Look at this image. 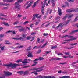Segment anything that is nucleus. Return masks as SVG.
I'll use <instances>...</instances> for the list:
<instances>
[{
  "mask_svg": "<svg viewBox=\"0 0 78 78\" xmlns=\"http://www.w3.org/2000/svg\"><path fill=\"white\" fill-rule=\"evenodd\" d=\"M23 1V0H18V2H16L15 3V9H17V11H20V5H19L18 3H20Z\"/></svg>",
  "mask_w": 78,
  "mask_h": 78,
  "instance_id": "f257e3e1",
  "label": "nucleus"
},
{
  "mask_svg": "<svg viewBox=\"0 0 78 78\" xmlns=\"http://www.w3.org/2000/svg\"><path fill=\"white\" fill-rule=\"evenodd\" d=\"M2 66H5L6 67H11L12 68H14L17 66H20V65H19L18 64H12V63H11L9 64L2 65Z\"/></svg>",
  "mask_w": 78,
  "mask_h": 78,
  "instance_id": "f03ea898",
  "label": "nucleus"
},
{
  "mask_svg": "<svg viewBox=\"0 0 78 78\" xmlns=\"http://www.w3.org/2000/svg\"><path fill=\"white\" fill-rule=\"evenodd\" d=\"M70 21V20H68L66 22H65L63 23L60 24L56 27V28L58 29V27H62V26H63V25H66L67 24H68V23H69Z\"/></svg>",
  "mask_w": 78,
  "mask_h": 78,
  "instance_id": "7ed1b4c3",
  "label": "nucleus"
},
{
  "mask_svg": "<svg viewBox=\"0 0 78 78\" xmlns=\"http://www.w3.org/2000/svg\"><path fill=\"white\" fill-rule=\"evenodd\" d=\"M29 2H27L26 3L25 5H24V6H27L26 7V9H27V8H28L30 7L31 6V5H32L33 3V1L31 2L29 4Z\"/></svg>",
  "mask_w": 78,
  "mask_h": 78,
  "instance_id": "20e7f679",
  "label": "nucleus"
},
{
  "mask_svg": "<svg viewBox=\"0 0 78 78\" xmlns=\"http://www.w3.org/2000/svg\"><path fill=\"white\" fill-rule=\"evenodd\" d=\"M67 37H68V38H70L71 37L73 38V36H70L69 35H63L62 37V38H66Z\"/></svg>",
  "mask_w": 78,
  "mask_h": 78,
  "instance_id": "39448f33",
  "label": "nucleus"
},
{
  "mask_svg": "<svg viewBox=\"0 0 78 78\" xmlns=\"http://www.w3.org/2000/svg\"><path fill=\"white\" fill-rule=\"evenodd\" d=\"M45 4H43L41 8V11L42 13V14H44V7H45Z\"/></svg>",
  "mask_w": 78,
  "mask_h": 78,
  "instance_id": "423d86ee",
  "label": "nucleus"
},
{
  "mask_svg": "<svg viewBox=\"0 0 78 78\" xmlns=\"http://www.w3.org/2000/svg\"><path fill=\"white\" fill-rule=\"evenodd\" d=\"M4 73L5 75H6V76H9V75H12V73L7 72L6 71H5Z\"/></svg>",
  "mask_w": 78,
  "mask_h": 78,
  "instance_id": "0eeeda50",
  "label": "nucleus"
},
{
  "mask_svg": "<svg viewBox=\"0 0 78 78\" xmlns=\"http://www.w3.org/2000/svg\"><path fill=\"white\" fill-rule=\"evenodd\" d=\"M61 58H51L49 59L50 61H53V60H58V61L61 60Z\"/></svg>",
  "mask_w": 78,
  "mask_h": 78,
  "instance_id": "6e6552de",
  "label": "nucleus"
},
{
  "mask_svg": "<svg viewBox=\"0 0 78 78\" xmlns=\"http://www.w3.org/2000/svg\"><path fill=\"white\" fill-rule=\"evenodd\" d=\"M32 52H29L28 53V55H27V56L29 57L30 58H32L33 57V55H32Z\"/></svg>",
  "mask_w": 78,
  "mask_h": 78,
  "instance_id": "1a4fd4ad",
  "label": "nucleus"
},
{
  "mask_svg": "<svg viewBox=\"0 0 78 78\" xmlns=\"http://www.w3.org/2000/svg\"><path fill=\"white\" fill-rule=\"evenodd\" d=\"M24 46L23 45H20L18 46L15 48L17 50H18V49H20V48H23Z\"/></svg>",
  "mask_w": 78,
  "mask_h": 78,
  "instance_id": "9d476101",
  "label": "nucleus"
},
{
  "mask_svg": "<svg viewBox=\"0 0 78 78\" xmlns=\"http://www.w3.org/2000/svg\"><path fill=\"white\" fill-rule=\"evenodd\" d=\"M66 16H67L68 18V19H70V18H71V17H73V14L70 15L69 14H67Z\"/></svg>",
  "mask_w": 78,
  "mask_h": 78,
  "instance_id": "9b49d317",
  "label": "nucleus"
},
{
  "mask_svg": "<svg viewBox=\"0 0 78 78\" xmlns=\"http://www.w3.org/2000/svg\"><path fill=\"white\" fill-rule=\"evenodd\" d=\"M39 0H38L37 1H36L34 3V4L32 6L33 8H34V7H35V6H36V5H37V4H38V3H39V2H39Z\"/></svg>",
  "mask_w": 78,
  "mask_h": 78,
  "instance_id": "f8f14e48",
  "label": "nucleus"
},
{
  "mask_svg": "<svg viewBox=\"0 0 78 78\" xmlns=\"http://www.w3.org/2000/svg\"><path fill=\"white\" fill-rule=\"evenodd\" d=\"M55 1H57V0H52L51 1L52 6H55Z\"/></svg>",
  "mask_w": 78,
  "mask_h": 78,
  "instance_id": "ddd939ff",
  "label": "nucleus"
},
{
  "mask_svg": "<svg viewBox=\"0 0 78 78\" xmlns=\"http://www.w3.org/2000/svg\"><path fill=\"white\" fill-rule=\"evenodd\" d=\"M39 22H40V20H37L35 23V25H39Z\"/></svg>",
  "mask_w": 78,
  "mask_h": 78,
  "instance_id": "4468645a",
  "label": "nucleus"
},
{
  "mask_svg": "<svg viewBox=\"0 0 78 78\" xmlns=\"http://www.w3.org/2000/svg\"><path fill=\"white\" fill-rule=\"evenodd\" d=\"M41 45L40 46H35L33 48V49L34 50V49H37V48H40V47H41Z\"/></svg>",
  "mask_w": 78,
  "mask_h": 78,
  "instance_id": "2eb2a0df",
  "label": "nucleus"
},
{
  "mask_svg": "<svg viewBox=\"0 0 78 78\" xmlns=\"http://www.w3.org/2000/svg\"><path fill=\"white\" fill-rule=\"evenodd\" d=\"M42 70H43V69H40V70H36L35 71H33V72H31L30 73H31V74L33 73H34V72H39L42 71Z\"/></svg>",
  "mask_w": 78,
  "mask_h": 78,
  "instance_id": "dca6fc26",
  "label": "nucleus"
},
{
  "mask_svg": "<svg viewBox=\"0 0 78 78\" xmlns=\"http://www.w3.org/2000/svg\"><path fill=\"white\" fill-rule=\"evenodd\" d=\"M52 9H48V12H49V14H51V12H52Z\"/></svg>",
  "mask_w": 78,
  "mask_h": 78,
  "instance_id": "f3484780",
  "label": "nucleus"
},
{
  "mask_svg": "<svg viewBox=\"0 0 78 78\" xmlns=\"http://www.w3.org/2000/svg\"><path fill=\"white\" fill-rule=\"evenodd\" d=\"M74 47H65L64 48H66V49H72V48H73Z\"/></svg>",
  "mask_w": 78,
  "mask_h": 78,
  "instance_id": "a211bd4d",
  "label": "nucleus"
},
{
  "mask_svg": "<svg viewBox=\"0 0 78 78\" xmlns=\"http://www.w3.org/2000/svg\"><path fill=\"white\" fill-rule=\"evenodd\" d=\"M28 71H26L25 72H24V75H28L29 73V72Z\"/></svg>",
  "mask_w": 78,
  "mask_h": 78,
  "instance_id": "6ab92c4d",
  "label": "nucleus"
},
{
  "mask_svg": "<svg viewBox=\"0 0 78 78\" xmlns=\"http://www.w3.org/2000/svg\"><path fill=\"white\" fill-rule=\"evenodd\" d=\"M76 38H71V39L66 40L65 41H72V40H75Z\"/></svg>",
  "mask_w": 78,
  "mask_h": 78,
  "instance_id": "aec40b11",
  "label": "nucleus"
},
{
  "mask_svg": "<svg viewBox=\"0 0 78 78\" xmlns=\"http://www.w3.org/2000/svg\"><path fill=\"white\" fill-rule=\"evenodd\" d=\"M31 38V37H30V36H28L26 37V40H29Z\"/></svg>",
  "mask_w": 78,
  "mask_h": 78,
  "instance_id": "412c9836",
  "label": "nucleus"
},
{
  "mask_svg": "<svg viewBox=\"0 0 78 78\" xmlns=\"http://www.w3.org/2000/svg\"><path fill=\"white\" fill-rule=\"evenodd\" d=\"M75 11V10H72L71 9H69L68 10L67 12H72V11Z\"/></svg>",
  "mask_w": 78,
  "mask_h": 78,
  "instance_id": "4be33fe9",
  "label": "nucleus"
},
{
  "mask_svg": "<svg viewBox=\"0 0 78 78\" xmlns=\"http://www.w3.org/2000/svg\"><path fill=\"white\" fill-rule=\"evenodd\" d=\"M3 24L4 25H6V26H9V24H8V23H6L5 22H4L3 23Z\"/></svg>",
  "mask_w": 78,
  "mask_h": 78,
  "instance_id": "5701e85b",
  "label": "nucleus"
},
{
  "mask_svg": "<svg viewBox=\"0 0 78 78\" xmlns=\"http://www.w3.org/2000/svg\"><path fill=\"white\" fill-rule=\"evenodd\" d=\"M39 69H40V68H33V70H39Z\"/></svg>",
  "mask_w": 78,
  "mask_h": 78,
  "instance_id": "b1692460",
  "label": "nucleus"
},
{
  "mask_svg": "<svg viewBox=\"0 0 78 78\" xmlns=\"http://www.w3.org/2000/svg\"><path fill=\"white\" fill-rule=\"evenodd\" d=\"M47 42L45 43L41 47V48H44V47H45V46H46V45H47Z\"/></svg>",
  "mask_w": 78,
  "mask_h": 78,
  "instance_id": "393cba45",
  "label": "nucleus"
},
{
  "mask_svg": "<svg viewBox=\"0 0 78 78\" xmlns=\"http://www.w3.org/2000/svg\"><path fill=\"white\" fill-rule=\"evenodd\" d=\"M57 46H56V45L54 46L51 47V49H55V48H57Z\"/></svg>",
  "mask_w": 78,
  "mask_h": 78,
  "instance_id": "a878e982",
  "label": "nucleus"
},
{
  "mask_svg": "<svg viewBox=\"0 0 78 78\" xmlns=\"http://www.w3.org/2000/svg\"><path fill=\"white\" fill-rule=\"evenodd\" d=\"M38 16H39V14H35L33 15V16L34 17H36L37 18Z\"/></svg>",
  "mask_w": 78,
  "mask_h": 78,
  "instance_id": "bb28decb",
  "label": "nucleus"
},
{
  "mask_svg": "<svg viewBox=\"0 0 78 78\" xmlns=\"http://www.w3.org/2000/svg\"><path fill=\"white\" fill-rule=\"evenodd\" d=\"M19 74H20V75H22V73H23V71H20L18 72H17Z\"/></svg>",
  "mask_w": 78,
  "mask_h": 78,
  "instance_id": "cd10ccee",
  "label": "nucleus"
},
{
  "mask_svg": "<svg viewBox=\"0 0 78 78\" xmlns=\"http://www.w3.org/2000/svg\"><path fill=\"white\" fill-rule=\"evenodd\" d=\"M67 17V14L65 15V16L63 18H62L63 20H66V18Z\"/></svg>",
  "mask_w": 78,
  "mask_h": 78,
  "instance_id": "c85d7f7f",
  "label": "nucleus"
},
{
  "mask_svg": "<svg viewBox=\"0 0 78 78\" xmlns=\"http://www.w3.org/2000/svg\"><path fill=\"white\" fill-rule=\"evenodd\" d=\"M23 30H24V29H23V28L19 29V31H20V32H21V31H23Z\"/></svg>",
  "mask_w": 78,
  "mask_h": 78,
  "instance_id": "c756f323",
  "label": "nucleus"
},
{
  "mask_svg": "<svg viewBox=\"0 0 78 78\" xmlns=\"http://www.w3.org/2000/svg\"><path fill=\"white\" fill-rule=\"evenodd\" d=\"M19 40H20L22 41H23L24 38L22 37H20V38H19Z\"/></svg>",
  "mask_w": 78,
  "mask_h": 78,
  "instance_id": "7c9ffc66",
  "label": "nucleus"
},
{
  "mask_svg": "<svg viewBox=\"0 0 78 78\" xmlns=\"http://www.w3.org/2000/svg\"><path fill=\"white\" fill-rule=\"evenodd\" d=\"M37 63V62H34V64L31 65L32 67H33V66H36V65Z\"/></svg>",
  "mask_w": 78,
  "mask_h": 78,
  "instance_id": "2f4dec72",
  "label": "nucleus"
},
{
  "mask_svg": "<svg viewBox=\"0 0 78 78\" xmlns=\"http://www.w3.org/2000/svg\"><path fill=\"white\" fill-rule=\"evenodd\" d=\"M37 63V62H34V64L31 65L32 67H33V66H36V65Z\"/></svg>",
  "mask_w": 78,
  "mask_h": 78,
  "instance_id": "473e14b6",
  "label": "nucleus"
},
{
  "mask_svg": "<svg viewBox=\"0 0 78 78\" xmlns=\"http://www.w3.org/2000/svg\"><path fill=\"white\" fill-rule=\"evenodd\" d=\"M64 54H65V55H70V52H64Z\"/></svg>",
  "mask_w": 78,
  "mask_h": 78,
  "instance_id": "72a5a7b5",
  "label": "nucleus"
},
{
  "mask_svg": "<svg viewBox=\"0 0 78 78\" xmlns=\"http://www.w3.org/2000/svg\"><path fill=\"white\" fill-rule=\"evenodd\" d=\"M0 20H8L7 19H6L4 18H2V17H0Z\"/></svg>",
  "mask_w": 78,
  "mask_h": 78,
  "instance_id": "f704fd0d",
  "label": "nucleus"
},
{
  "mask_svg": "<svg viewBox=\"0 0 78 78\" xmlns=\"http://www.w3.org/2000/svg\"><path fill=\"white\" fill-rule=\"evenodd\" d=\"M38 59L39 60H43V59H44V58L40 57L38 58Z\"/></svg>",
  "mask_w": 78,
  "mask_h": 78,
  "instance_id": "c9c22d12",
  "label": "nucleus"
},
{
  "mask_svg": "<svg viewBox=\"0 0 78 78\" xmlns=\"http://www.w3.org/2000/svg\"><path fill=\"white\" fill-rule=\"evenodd\" d=\"M19 22L18 21H17L16 22H15L13 24L14 25H17V24H18V23H19Z\"/></svg>",
  "mask_w": 78,
  "mask_h": 78,
  "instance_id": "e433bc0d",
  "label": "nucleus"
},
{
  "mask_svg": "<svg viewBox=\"0 0 78 78\" xmlns=\"http://www.w3.org/2000/svg\"><path fill=\"white\" fill-rule=\"evenodd\" d=\"M63 78H69V76H63Z\"/></svg>",
  "mask_w": 78,
  "mask_h": 78,
  "instance_id": "4c0bfd02",
  "label": "nucleus"
},
{
  "mask_svg": "<svg viewBox=\"0 0 78 78\" xmlns=\"http://www.w3.org/2000/svg\"><path fill=\"white\" fill-rule=\"evenodd\" d=\"M14 0H7V2H12Z\"/></svg>",
  "mask_w": 78,
  "mask_h": 78,
  "instance_id": "58836bf2",
  "label": "nucleus"
},
{
  "mask_svg": "<svg viewBox=\"0 0 78 78\" xmlns=\"http://www.w3.org/2000/svg\"><path fill=\"white\" fill-rule=\"evenodd\" d=\"M5 48V46H4L3 47H1L0 48H1V50H4V48Z\"/></svg>",
  "mask_w": 78,
  "mask_h": 78,
  "instance_id": "ea45409f",
  "label": "nucleus"
},
{
  "mask_svg": "<svg viewBox=\"0 0 78 78\" xmlns=\"http://www.w3.org/2000/svg\"><path fill=\"white\" fill-rule=\"evenodd\" d=\"M16 62H22V59H20L19 60L16 61Z\"/></svg>",
  "mask_w": 78,
  "mask_h": 78,
  "instance_id": "a19ab883",
  "label": "nucleus"
},
{
  "mask_svg": "<svg viewBox=\"0 0 78 78\" xmlns=\"http://www.w3.org/2000/svg\"><path fill=\"white\" fill-rule=\"evenodd\" d=\"M2 16H4L5 17H6V15H3V14L2 13H0V17H1Z\"/></svg>",
  "mask_w": 78,
  "mask_h": 78,
  "instance_id": "79ce46f5",
  "label": "nucleus"
},
{
  "mask_svg": "<svg viewBox=\"0 0 78 78\" xmlns=\"http://www.w3.org/2000/svg\"><path fill=\"white\" fill-rule=\"evenodd\" d=\"M22 63H23V64H26V63H29V62H27L26 61L22 62Z\"/></svg>",
  "mask_w": 78,
  "mask_h": 78,
  "instance_id": "37998d69",
  "label": "nucleus"
},
{
  "mask_svg": "<svg viewBox=\"0 0 78 78\" xmlns=\"http://www.w3.org/2000/svg\"><path fill=\"white\" fill-rule=\"evenodd\" d=\"M29 23V21H26L23 24H24V25H26V24H27V23Z\"/></svg>",
  "mask_w": 78,
  "mask_h": 78,
  "instance_id": "c03bdc74",
  "label": "nucleus"
},
{
  "mask_svg": "<svg viewBox=\"0 0 78 78\" xmlns=\"http://www.w3.org/2000/svg\"><path fill=\"white\" fill-rule=\"evenodd\" d=\"M22 37H24V38H25V37H26V35L25 34H22Z\"/></svg>",
  "mask_w": 78,
  "mask_h": 78,
  "instance_id": "a18cd8bd",
  "label": "nucleus"
},
{
  "mask_svg": "<svg viewBox=\"0 0 78 78\" xmlns=\"http://www.w3.org/2000/svg\"><path fill=\"white\" fill-rule=\"evenodd\" d=\"M66 5V6H69V4L68 3V2H65Z\"/></svg>",
  "mask_w": 78,
  "mask_h": 78,
  "instance_id": "49530a36",
  "label": "nucleus"
},
{
  "mask_svg": "<svg viewBox=\"0 0 78 78\" xmlns=\"http://www.w3.org/2000/svg\"><path fill=\"white\" fill-rule=\"evenodd\" d=\"M31 46H30L27 49V50H31Z\"/></svg>",
  "mask_w": 78,
  "mask_h": 78,
  "instance_id": "de8ad7c7",
  "label": "nucleus"
},
{
  "mask_svg": "<svg viewBox=\"0 0 78 78\" xmlns=\"http://www.w3.org/2000/svg\"><path fill=\"white\" fill-rule=\"evenodd\" d=\"M4 6H9V4L5 3L4 4Z\"/></svg>",
  "mask_w": 78,
  "mask_h": 78,
  "instance_id": "09e8293b",
  "label": "nucleus"
},
{
  "mask_svg": "<svg viewBox=\"0 0 78 78\" xmlns=\"http://www.w3.org/2000/svg\"><path fill=\"white\" fill-rule=\"evenodd\" d=\"M39 58H37L36 59H35V60H33V62H34L35 61H38L39 60Z\"/></svg>",
  "mask_w": 78,
  "mask_h": 78,
  "instance_id": "8fccbe9b",
  "label": "nucleus"
},
{
  "mask_svg": "<svg viewBox=\"0 0 78 78\" xmlns=\"http://www.w3.org/2000/svg\"><path fill=\"white\" fill-rule=\"evenodd\" d=\"M58 12H61V10L58 7Z\"/></svg>",
  "mask_w": 78,
  "mask_h": 78,
  "instance_id": "3c124183",
  "label": "nucleus"
},
{
  "mask_svg": "<svg viewBox=\"0 0 78 78\" xmlns=\"http://www.w3.org/2000/svg\"><path fill=\"white\" fill-rule=\"evenodd\" d=\"M15 28H22V27H21V26H15Z\"/></svg>",
  "mask_w": 78,
  "mask_h": 78,
  "instance_id": "603ef678",
  "label": "nucleus"
},
{
  "mask_svg": "<svg viewBox=\"0 0 78 78\" xmlns=\"http://www.w3.org/2000/svg\"><path fill=\"white\" fill-rule=\"evenodd\" d=\"M74 32H78V30H74L72 32V33H74Z\"/></svg>",
  "mask_w": 78,
  "mask_h": 78,
  "instance_id": "864d4df0",
  "label": "nucleus"
},
{
  "mask_svg": "<svg viewBox=\"0 0 78 78\" xmlns=\"http://www.w3.org/2000/svg\"><path fill=\"white\" fill-rule=\"evenodd\" d=\"M51 51H46V54H48V53H50V52H51Z\"/></svg>",
  "mask_w": 78,
  "mask_h": 78,
  "instance_id": "5fc2aeb1",
  "label": "nucleus"
},
{
  "mask_svg": "<svg viewBox=\"0 0 78 78\" xmlns=\"http://www.w3.org/2000/svg\"><path fill=\"white\" fill-rule=\"evenodd\" d=\"M68 57H70V55H69L68 56H63V58H68Z\"/></svg>",
  "mask_w": 78,
  "mask_h": 78,
  "instance_id": "6e6d98bb",
  "label": "nucleus"
},
{
  "mask_svg": "<svg viewBox=\"0 0 78 78\" xmlns=\"http://www.w3.org/2000/svg\"><path fill=\"white\" fill-rule=\"evenodd\" d=\"M48 34H45L44 33L43 34V36H47V35H48Z\"/></svg>",
  "mask_w": 78,
  "mask_h": 78,
  "instance_id": "4d7b16f0",
  "label": "nucleus"
},
{
  "mask_svg": "<svg viewBox=\"0 0 78 78\" xmlns=\"http://www.w3.org/2000/svg\"><path fill=\"white\" fill-rule=\"evenodd\" d=\"M36 34V32H34L31 33V35H34V34Z\"/></svg>",
  "mask_w": 78,
  "mask_h": 78,
  "instance_id": "13d9d810",
  "label": "nucleus"
},
{
  "mask_svg": "<svg viewBox=\"0 0 78 78\" xmlns=\"http://www.w3.org/2000/svg\"><path fill=\"white\" fill-rule=\"evenodd\" d=\"M60 18V17L59 16H57L55 18V19L56 20H58Z\"/></svg>",
  "mask_w": 78,
  "mask_h": 78,
  "instance_id": "bf43d9fd",
  "label": "nucleus"
},
{
  "mask_svg": "<svg viewBox=\"0 0 78 78\" xmlns=\"http://www.w3.org/2000/svg\"><path fill=\"white\" fill-rule=\"evenodd\" d=\"M68 2H74V0H67Z\"/></svg>",
  "mask_w": 78,
  "mask_h": 78,
  "instance_id": "052dcab7",
  "label": "nucleus"
},
{
  "mask_svg": "<svg viewBox=\"0 0 78 78\" xmlns=\"http://www.w3.org/2000/svg\"><path fill=\"white\" fill-rule=\"evenodd\" d=\"M63 54L62 53H58V56H62V55H63Z\"/></svg>",
  "mask_w": 78,
  "mask_h": 78,
  "instance_id": "680f3d73",
  "label": "nucleus"
},
{
  "mask_svg": "<svg viewBox=\"0 0 78 78\" xmlns=\"http://www.w3.org/2000/svg\"><path fill=\"white\" fill-rule=\"evenodd\" d=\"M13 39L16 40H19V38H13Z\"/></svg>",
  "mask_w": 78,
  "mask_h": 78,
  "instance_id": "e2e57ef3",
  "label": "nucleus"
},
{
  "mask_svg": "<svg viewBox=\"0 0 78 78\" xmlns=\"http://www.w3.org/2000/svg\"><path fill=\"white\" fill-rule=\"evenodd\" d=\"M12 31H11V30H9L6 33H12Z\"/></svg>",
  "mask_w": 78,
  "mask_h": 78,
  "instance_id": "0e129e2a",
  "label": "nucleus"
},
{
  "mask_svg": "<svg viewBox=\"0 0 78 78\" xmlns=\"http://www.w3.org/2000/svg\"><path fill=\"white\" fill-rule=\"evenodd\" d=\"M39 41H40V39L38 38L37 39V41L38 43H40V42H39Z\"/></svg>",
  "mask_w": 78,
  "mask_h": 78,
  "instance_id": "69168bd1",
  "label": "nucleus"
},
{
  "mask_svg": "<svg viewBox=\"0 0 78 78\" xmlns=\"http://www.w3.org/2000/svg\"><path fill=\"white\" fill-rule=\"evenodd\" d=\"M78 19V16L76 17L75 18V19L74 20V21H76L78 19Z\"/></svg>",
  "mask_w": 78,
  "mask_h": 78,
  "instance_id": "338daca9",
  "label": "nucleus"
},
{
  "mask_svg": "<svg viewBox=\"0 0 78 78\" xmlns=\"http://www.w3.org/2000/svg\"><path fill=\"white\" fill-rule=\"evenodd\" d=\"M41 51V50H39L37 51V53H40Z\"/></svg>",
  "mask_w": 78,
  "mask_h": 78,
  "instance_id": "774afa93",
  "label": "nucleus"
}]
</instances>
